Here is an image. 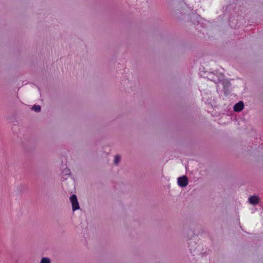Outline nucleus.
I'll return each instance as SVG.
<instances>
[{"label": "nucleus", "instance_id": "1", "mask_svg": "<svg viewBox=\"0 0 263 263\" xmlns=\"http://www.w3.org/2000/svg\"><path fill=\"white\" fill-rule=\"evenodd\" d=\"M70 199L72 204L73 211H74L77 210H78L80 206L77 196L75 195H72L71 196Z\"/></svg>", "mask_w": 263, "mask_h": 263}, {"label": "nucleus", "instance_id": "7", "mask_svg": "<svg viewBox=\"0 0 263 263\" xmlns=\"http://www.w3.org/2000/svg\"><path fill=\"white\" fill-rule=\"evenodd\" d=\"M121 158L119 156L117 155L115 156V160H114V163L116 164H118V163L120 161Z\"/></svg>", "mask_w": 263, "mask_h": 263}, {"label": "nucleus", "instance_id": "4", "mask_svg": "<svg viewBox=\"0 0 263 263\" xmlns=\"http://www.w3.org/2000/svg\"><path fill=\"white\" fill-rule=\"evenodd\" d=\"M259 197L257 196H252L249 198V201L250 203L253 205L257 204L259 202Z\"/></svg>", "mask_w": 263, "mask_h": 263}, {"label": "nucleus", "instance_id": "2", "mask_svg": "<svg viewBox=\"0 0 263 263\" xmlns=\"http://www.w3.org/2000/svg\"><path fill=\"white\" fill-rule=\"evenodd\" d=\"M188 183V179L185 176H182L178 178V184L181 187H185Z\"/></svg>", "mask_w": 263, "mask_h": 263}, {"label": "nucleus", "instance_id": "6", "mask_svg": "<svg viewBox=\"0 0 263 263\" xmlns=\"http://www.w3.org/2000/svg\"><path fill=\"white\" fill-rule=\"evenodd\" d=\"M41 263H50V260L48 258L44 257L42 259Z\"/></svg>", "mask_w": 263, "mask_h": 263}, {"label": "nucleus", "instance_id": "3", "mask_svg": "<svg viewBox=\"0 0 263 263\" xmlns=\"http://www.w3.org/2000/svg\"><path fill=\"white\" fill-rule=\"evenodd\" d=\"M243 107H244V104H243V102L240 101V102H238L237 103H236L234 106V110L235 111L239 112V111H241L243 109Z\"/></svg>", "mask_w": 263, "mask_h": 263}, {"label": "nucleus", "instance_id": "5", "mask_svg": "<svg viewBox=\"0 0 263 263\" xmlns=\"http://www.w3.org/2000/svg\"><path fill=\"white\" fill-rule=\"evenodd\" d=\"M32 109L36 112H39L41 111V106L37 105H34Z\"/></svg>", "mask_w": 263, "mask_h": 263}, {"label": "nucleus", "instance_id": "8", "mask_svg": "<svg viewBox=\"0 0 263 263\" xmlns=\"http://www.w3.org/2000/svg\"><path fill=\"white\" fill-rule=\"evenodd\" d=\"M192 243V241H191L190 242H189V243H188V244H189V245H191V244Z\"/></svg>", "mask_w": 263, "mask_h": 263}]
</instances>
